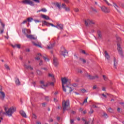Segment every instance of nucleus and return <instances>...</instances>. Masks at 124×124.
<instances>
[{
	"label": "nucleus",
	"instance_id": "obj_64",
	"mask_svg": "<svg viewBox=\"0 0 124 124\" xmlns=\"http://www.w3.org/2000/svg\"><path fill=\"white\" fill-rule=\"evenodd\" d=\"M54 101L55 102H58V99H57L56 98H54Z\"/></svg>",
	"mask_w": 124,
	"mask_h": 124
},
{
	"label": "nucleus",
	"instance_id": "obj_8",
	"mask_svg": "<svg viewBox=\"0 0 124 124\" xmlns=\"http://www.w3.org/2000/svg\"><path fill=\"white\" fill-rule=\"evenodd\" d=\"M86 77L89 78L90 80H94V79H98L99 78L98 76L95 75L94 76H91V75H89V74H86Z\"/></svg>",
	"mask_w": 124,
	"mask_h": 124
},
{
	"label": "nucleus",
	"instance_id": "obj_29",
	"mask_svg": "<svg viewBox=\"0 0 124 124\" xmlns=\"http://www.w3.org/2000/svg\"><path fill=\"white\" fill-rule=\"evenodd\" d=\"M36 72L38 75H42V72L39 70H37Z\"/></svg>",
	"mask_w": 124,
	"mask_h": 124
},
{
	"label": "nucleus",
	"instance_id": "obj_12",
	"mask_svg": "<svg viewBox=\"0 0 124 124\" xmlns=\"http://www.w3.org/2000/svg\"><path fill=\"white\" fill-rule=\"evenodd\" d=\"M113 62H114V64H113L114 67V68L117 69V66L118 64V61L115 57H114V58H113Z\"/></svg>",
	"mask_w": 124,
	"mask_h": 124
},
{
	"label": "nucleus",
	"instance_id": "obj_13",
	"mask_svg": "<svg viewBox=\"0 0 124 124\" xmlns=\"http://www.w3.org/2000/svg\"><path fill=\"white\" fill-rule=\"evenodd\" d=\"M97 33L98 39H102V33L101 32V31H100V30H98L97 31Z\"/></svg>",
	"mask_w": 124,
	"mask_h": 124
},
{
	"label": "nucleus",
	"instance_id": "obj_2",
	"mask_svg": "<svg viewBox=\"0 0 124 124\" xmlns=\"http://www.w3.org/2000/svg\"><path fill=\"white\" fill-rule=\"evenodd\" d=\"M4 110L5 111V112H3L2 115H7V116H8V117H11L12 116V114L14 113V112H16V108L15 107H11L10 108H9L7 110V108H5Z\"/></svg>",
	"mask_w": 124,
	"mask_h": 124
},
{
	"label": "nucleus",
	"instance_id": "obj_5",
	"mask_svg": "<svg viewBox=\"0 0 124 124\" xmlns=\"http://www.w3.org/2000/svg\"><path fill=\"white\" fill-rule=\"evenodd\" d=\"M85 26L86 27H91V26H93V25H94L95 24V22L93 20H91L90 19H86L85 21Z\"/></svg>",
	"mask_w": 124,
	"mask_h": 124
},
{
	"label": "nucleus",
	"instance_id": "obj_28",
	"mask_svg": "<svg viewBox=\"0 0 124 124\" xmlns=\"http://www.w3.org/2000/svg\"><path fill=\"white\" fill-rule=\"evenodd\" d=\"M44 23L45 24V25H46V26H47V27H50V23L47 22L46 21H44Z\"/></svg>",
	"mask_w": 124,
	"mask_h": 124
},
{
	"label": "nucleus",
	"instance_id": "obj_54",
	"mask_svg": "<svg viewBox=\"0 0 124 124\" xmlns=\"http://www.w3.org/2000/svg\"><path fill=\"white\" fill-rule=\"evenodd\" d=\"M43 62V61H42V60H41L40 62L39 63V65H42Z\"/></svg>",
	"mask_w": 124,
	"mask_h": 124
},
{
	"label": "nucleus",
	"instance_id": "obj_19",
	"mask_svg": "<svg viewBox=\"0 0 124 124\" xmlns=\"http://www.w3.org/2000/svg\"><path fill=\"white\" fill-rule=\"evenodd\" d=\"M56 27L57 28V29H58V30H63V25L62 24H57V25H56Z\"/></svg>",
	"mask_w": 124,
	"mask_h": 124
},
{
	"label": "nucleus",
	"instance_id": "obj_20",
	"mask_svg": "<svg viewBox=\"0 0 124 124\" xmlns=\"http://www.w3.org/2000/svg\"><path fill=\"white\" fill-rule=\"evenodd\" d=\"M40 84H41V88H43L44 87H48L49 86V83H46V84H44V82L43 81H40Z\"/></svg>",
	"mask_w": 124,
	"mask_h": 124
},
{
	"label": "nucleus",
	"instance_id": "obj_3",
	"mask_svg": "<svg viewBox=\"0 0 124 124\" xmlns=\"http://www.w3.org/2000/svg\"><path fill=\"white\" fill-rule=\"evenodd\" d=\"M22 32L26 36L27 38H28V39H31V40H36V39H37V37H34L33 35H29L30 34V33H31V31H29L28 29H23Z\"/></svg>",
	"mask_w": 124,
	"mask_h": 124
},
{
	"label": "nucleus",
	"instance_id": "obj_55",
	"mask_svg": "<svg viewBox=\"0 0 124 124\" xmlns=\"http://www.w3.org/2000/svg\"><path fill=\"white\" fill-rule=\"evenodd\" d=\"M57 109H62V106H61V105H59V106L57 107Z\"/></svg>",
	"mask_w": 124,
	"mask_h": 124
},
{
	"label": "nucleus",
	"instance_id": "obj_33",
	"mask_svg": "<svg viewBox=\"0 0 124 124\" xmlns=\"http://www.w3.org/2000/svg\"><path fill=\"white\" fill-rule=\"evenodd\" d=\"M64 9L65 10V11H67V12H69L70 11V9L69 8V7H65L64 8Z\"/></svg>",
	"mask_w": 124,
	"mask_h": 124
},
{
	"label": "nucleus",
	"instance_id": "obj_23",
	"mask_svg": "<svg viewBox=\"0 0 124 124\" xmlns=\"http://www.w3.org/2000/svg\"><path fill=\"white\" fill-rule=\"evenodd\" d=\"M42 17L43 18V19H45L46 20H50V17L45 15H42Z\"/></svg>",
	"mask_w": 124,
	"mask_h": 124
},
{
	"label": "nucleus",
	"instance_id": "obj_31",
	"mask_svg": "<svg viewBox=\"0 0 124 124\" xmlns=\"http://www.w3.org/2000/svg\"><path fill=\"white\" fill-rule=\"evenodd\" d=\"M0 24L2 26L3 29H4V27H5V24L3 23L2 21H0Z\"/></svg>",
	"mask_w": 124,
	"mask_h": 124
},
{
	"label": "nucleus",
	"instance_id": "obj_58",
	"mask_svg": "<svg viewBox=\"0 0 124 124\" xmlns=\"http://www.w3.org/2000/svg\"><path fill=\"white\" fill-rule=\"evenodd\" d=\"M102 95L105 97V98H107V96L106 95L104 94V93L102 94Z\"/></svg>",
	"mask_w": 124,
	"mask_h": 124
},
{
	"label": "nucleus",
	"instance_id": "obj_50",
	"mask_svg": "<svg viewBox=\"0 0 124 124\" xmlns=\"http://www.w3.org/2000/svg\"><path fill=\"white\" fill-rule=\"evenodd\" d=\"M46 104H47V103H43L42 104V105L43 107H46Z\"/></svg>",
	"mask_w": 124,
	"mask_h": 124
},
{
	"label": "nucleus",
	"instance_id": "obj_4",
	"mask_svg": "<svg viewBox=\"0 0 124 124\" xmlns=\"http://www.w3.org/2000/svg\"><path fill=\"white\" fill-rule=\"evenodd\" d=\"M62 107L63 111H66L69 109V100L63 101L62 102Z\"/></svg>",
	"mask_w": 124,
	"mask_h": 124
},
{
	"label": "nucleus",
	"instance_id": "obj_34",
	"mask_svg": "<svg viewBox=\"0 0 124 124\" xmlns=\"http://www.w3.org/2000/svg\"><path fill=\"white\" fill-rule=\"evenodd\" d=\"M32 20H33V18H31V17H29L27 19V21L29 22H31V21H32Z\"/></svg>",
	"mask_w": 124,
	"mask_h": 124
},
{
	"label": "nucleus",
	"instance_id": "obj_38",
	"mask_svg": "<svg viewBox=\"0 0 124 124\" xmlns=\"http://www.w3.org/2000/svg\"><path fill=\"white\" fill-rule=\"evenodd\" d=\"M41 11L42 12H47V10H46L45 8H42L41 9Z\"/></svg>",
	"mask_w": 124,
	"mask_h": 124
},
{
	"label": "nucleus",
	"instance_id": "obj_44",
	"mask_svg": "<svg viewBox=\"0 0 124 124\" xmlns=\"http://www.w3.org/2000/svg\"><path fill=\"white\" fill-rule=\"evenodd\" d=\"M105 2H106V3H107V4H108V5H112L111 4L109 3V2H108V1H107V0H104Z\"/></svg>",
	"mask_w": 124,
	"mask_h": 124
},
{
	"label": "nucleus",
	"instance_id": "obj_26",
	"mask_svg": "<svg viewBox=\"0 0 124 124\" xmlns=\"http://www.w3.org/2000/svg\"><path fill=\"white\" fill-rule=\"evenodd\" d=\"M108 111L109 112V113H113L114 112V109L112 108H108Z\"/></svg>",
	"mask_w": 124,
	"mask_h": 124
},
{
	"label": "nucleus",
	"instance_id": "obj_51",
	"mask_svg": "<svg viewBox=\"0 0 124 124\" xmlns=\"http://www.w3.org/2000/svg\"><path fill=\"white\" fill-rule=\"evenodd\" d=\"M16 48H18V49H20L21 48V45H16Z\"/></svg>",
	"mask_w": 124,
	"mask_h": 124
},
{
	"label": "nucleus",
	"instance_id": "obj_25",
	"mask_svg": "<svg viewBox=\"0 0 124 124\" xmlns=\"http://www.w3.org/2000/svg\"><path fill=\"white\" fill-rule=\"evenodd\" d=\"M55 5L57 6L59 9H61V3H59V2H56L54 3Z\"/></svg>",
	"mask_w": 124,
	"mask_h": 124
},
{
	"label": "nucleus",
	"instance_id": "obj_48",
	"mask_svg": "<svg viewBox=\"0 0 124 124\" xmlns=\"http://www.w3.org/2000/svg\"><path fill=\"white\" fill-rule=\"evenodd\" d=\"M50 26H51V27H54V28H58V26H57V25H54V24L50 23Z\"/></svg>",
	"mask_w": 124,
	"mask_h": 124
},
{
	"label": "nucleus",
	"instance_id": "obj_6",
	"mask_svg": "<svg viewBox=\"0 0 124 124\" xmlns=\"http://www.w3.org/2000/svg\"><path fill=\"white\" fill-rule=\"evenodd\" d=\"M22 3L23 4H29L31 6H34V3L31 0H24L22 1Z\"/></svg>",
	"mask_w": 124,
	"mask_h": 124
},
{
	"label": "nucleus",
	"instance_id": "obj_59",
	"mask_svg": "<svg viewBox=\"0 0 124 124\" xmlns=\"http://www.w3.org/2000/svg\"><path fill=\"white\" fill-rule=\"evenodd\" d=\"M72 86H73V87H76L77 86V84L74 83V84H73Z\"/></svg>",
	"mask_w": 124,
	"mask_h": 124
},
{
	"label": "nucleus",
	"instance_id": "obj_1",
	"mask_svg": "<svg viewBox=\"0 0 124 124\" xmlns=\"http://www.w3.org/2000/svg\"><path fill=\"white\" fill-rule=\"evenodd\" d=\"M68 82V79H66V78H62V88L63 92L65 93L67 91H69V92L70 93H71V92H73V89H72L71 87H69V85H66L65 86H64V85L66 84Z\"/></svg>",
	"mask_w": 124,
	"mask_h": 124
},
{
	"label": "nucleus",
	"instance_id": "obj_52",
	"mask_svg": "<svg viewBox=\"0 0 124 124\" xmlns=\"http://www.w3.org/2000/svg\"><path fill=\"white\" fill-rule=\"evenodd\" d=\"M66 3H69V0H63Z\"/></svg>",
	"mask_w": 124,
	"mask_h": 124
},
{
	"label": "nucleus",
	"instance_id": "obj_22",
	"mask_svg": "<svg viewBox=\"0 0 124 124\" xmlns=\"http://www.w3.org/2000/svg\"><path fill=\"white\" fill-rule=\"evenodd\" d=\"M33 45L34 46H36V47H39V48H42V46H41V44H38L34 43V42H32Z\"/></svg>",
	"mask_w": 124,
	"mask_h": 124
},
{
	"label": "nucleus",
	"instance_id": "obj_16",
	"mask_svg": "<svg viewBox=\"0 0 124 124\" xmlns=\"http://www.w3.org/2000/svg\"><path fill=\"white\" fill-rule=\"evenodd\" d=\"M24 66L25 68H26V69H30V70H33V68L30 65H27V64H24Z\"/></svg>",
	"mask_w": 124,
	"mask_h": 124
},
{
	"label": "nucleus",
	"instance_id": "obj_63",
	"mask_svg": "<svg viewBox=\"0 0 124 124\" xmlns=\"http://www.w3.org/2000/svg\"><path fill=\"white\" fill-rule=\"evenodd\" d=\"M48 76L49 77H54V76L53 75L51 74H49Z\"/></svg>",
	"mask_w": 124,
	"mask_h": 124
},
{
	"label": "nucleus",
	"instance_id": "obj_32",
	"mask_svg": "<svg viewBox=\"0 0 124 124\" xmlns=\"http://www.w3.org/2000/svg\"><path fill=\"white\" fill-rule=\"evenodd\" d=\"M79 61H81L82 62H83V63H86V60L83 59L82 58H79Z\"/></svg>",
	"mask_w": 124,
	"mask_h": 124
},
{
	"label": "nucleus",
	"instance_id": "obj_40",
	"mask_svg": "<svg viewBox=\"0 0 124 124\" xmlns=\"http://www.w3.org/2000/svg\"><path fill=\"white\" fill-rule=\"evenodd\" d=\"M32 0L34 1V2H35L36 3H39L40 2V0Z\"/></svg>",
	"mask_w": 124,
	"mask_h": 124
},
{
	"label": "nucleus",
	"instance_id": "obj_62",
	"mask_svg": "<svg viewBox=\"0 0 124 124\" xmlns=\"http://www.w3.org/2000/svg\"><path fill=\"white\" fill-rule=\"evenodd\" d=\"M4 31V30L3 29V30H1L0 31V34H2L3 33V31Z\"/></svg>",
	"mask_w": 124,
	"mask_h": 124
},
{
	"label": "nucleus",
	"instance_id": "obj_35",
	"mask_svg": "<svg viewBox=\"0 0 124 124\" xmlns=\"http://www.w3.org/2000/svg\"><path fill=\"white\" fill-rule=\"evenodd\" d=\"M43 59H44L46 62H49V59L47 58V57L45 56H43Z\"/></svg>",
	"mask_w": 124,
	"mask_h": 124
},
{
	"label": "nucleus",
	"instance_id": "obj_9",
	"mask_svg": "<svg viewBox=\"0 0 124 124\" xmlns=\"http://www.w3.org/2000/svg\"><path fill=\"white\" fill-rule=\"evenodd\" d=\"M101 9L104 13H109V12H110V10H109V8L105 7V6H102L101 7Z\"/></svg>",
	"mask_w": 124,
	"mask_h": 124
},
{
	"label": "nucleus",
	"instance_id": "obj_36",
	"mask_svg": "<svg viewBox=\"0 0 124 124\" xmlns=\"http://www.w3.org/2000/svg\"><path fill=\"white\" fill-rule=\"evenodd\" d=\"M103 78H104V80H105V81H107V80H108V78L106 77L105 75H103Z\"/></svg>",
	"mask_w": 124,
	"mask_h": 124
},
{
	"label": "nucleus",
	"instance_id": "obj_11",
	"mask_svg": "<svg viewBox=\"0 0 124 124\" xmlns=\"http://www.w3.org/2000/svg\"><path fill=\"white\" fill-rule=\"evenodd\" d=\"M59 61H58V59L56 58H54L53 59V64L55 67H58L59 66Z\"/></svg>",
	"mask_w": 124,
	"mask_h": 124
},
{
	"label": "nucleus",
	"instance_id": "obj_45",
	"mask_svg": "<svg viewBox=\"0 0 124 124\" xmlns=\"http://www.w3.org/2000/svg\"><path fill=\"white\" fill-rule=\"evenodd\" d=\"M82 53L84 54V55H86V56H88V55L87 53H86V51L85 50H82Z\"/></svg>",
	"mask_w": 124,
	"mask_h": 124
},
{
	"label": "nucleus",
	"instance_id": "obj_18",
	"mask_svg": "<svg viewBox=\"0 0 124 124\" xmlns=\"http://www.w3.org/2000/svg\"><path fill=\"white\" fill-rule=\"evenodd\" d=\"M19 113L22 117H23L24 118H27V114H26V112H25L24 110H20L19 111Z\"/></svg>",
	"mask_w": 124,
	"mask_h": 124
},
{
	"label": "nucleus",
	"instance_id": "obj_57",
	"mask_svg": "<svg viewBox=\"0 0 124 124\" xmlns=\"http://www.w3.org/2000/svg\"><path fill=\"white\" fill-rule=\"evenodd\" d=\"M86 91L85 89H82L81 90V92H82L83 93H86Z\"/></svg>",
	"mask_w": 124,
	"mask_h": 124
},
{
	"label": "nucleus",
	"instance_id": "obj_42",
	"mask_svg": "<svg viewBox=\"0 0 124 124\" xmlns=\"http://www.w3.org/2000/svg\"><path fill=\"white\" fill-rule=\"evenodd\" d=\"M88 102V97H87L84 101L83 103V104L82 105H84L85 103Z\"/></svg>",
	"mask_w": 124,
	"mask_h": 124
},
{
	"label": "nucleus",
	"instance_id": "obj_24",
	"mask_svg": "<svg viewBox=\"0 0 124 124\" xmlns=\"http://www.w3.org/2000/svg\"><path fill=\"white\" fill-rule=\"evenodd\" d=\"M54 46H55V43L50 44L49 46H47V48L53 49V48H54Z\"/></svg>",
	"mask_w": 124,
	"mask_h": 124
},
{
	"label": "nucleus",
	"instance_id": "obj_15",
	"mask_svg": "<svg viewBox=\"0 0 124 124\" xmlns=\"http://www.w3.org/2000/svg\"><path fill=\"white\" fill-rule=\"evenodd\" d=\"M105 54V58L108 60L109 61L110 60V55H109V54H108V52H107V51H104Z\"/></svg>",
	"mask_w": 124,
	"mask_h": 124
},
{
	"label": "nucleus",
	"instance_id": "obj_30",
	"mask_svg": "<svg viewBox=\"0 0 124 124\" xmlns=\"http://www.w3.org/2000/svg\"><path fill=\"white\" fill-rule=\"evenodd\" d=\"M4 66L7 70H10V68H9V66H8V65L6 64L4 65Z\"/></svg>",
	"mask_w": 124,
	"mask_h": 124
},
{
	"label": "nucleus",
	"instance_id": "obj_53",
	"mask_svg": "<svg viewBox=\"0 0 124 124\" xmlns=\"http://www.w3.org/2000/svg\"><path fill=\"white\" fill-rule=\"evenodd\" d=\"M70 123H71V124H74V120H73V119H71V120H70Z\"/></svg>",
	"mask_w": 124,
	"mask_h": 124
},
{
	"label": "nucleus",
	"instance_id": "obj_7",
	"mask_svg": "<svg viewBox=\"0 0 124 124\" xmlns=\"http://www.w3.org/2000/svg\"><path fill=\"white\" fill-rule=\"evenodd\" d=\"M117 50L118 51V53L120 56L122 57V58H124V54H123V49H122V47H121V45L120 44H117Z\"/></svg>",
	"mask_w": 124,
	"mask_h": 124
},
{
	"label": "nucleus",
	"instance_id": "obj_49",
	"mask_svg": "<svg viewBox=\"0 0 124 124\" xmlns=\"http://www.w3.org/2000/svg\"><path fill=\"white\" fill-rule=\"evenodd\" d=\"M116 39L118 42H120V41H121V38H120L119 37H117Z\"/></svg>",
	"mask_w": 124,
	"mask_h": 124
},
{
	"label": "nucleus",
	"instance_id": "obj_46",
	"mask_svg": "<svg viewBox=\"0 0 124 124\" xmlns=\"http://www.w3.org/2000/svg\"><path fill=\"white\" fill-rule=\"evenodd\" d=\"M74 10L75 12H79V9H78V8H74Z\"/></svg>",
	"mask_w": 124,
	"mask_h": 124
},
{
	"label": "nucleus",
	"instance_id": "obj_21",
	"mask_svg": "<svg viewBox=\"0 0 124 124\" xmlns=\"http://www.w3.org/2000/svg\"><path fill=\"white\" fill-rule=\"evenodd\" d=\"M15 82L17 86H20V85H21V82H20V80H19L18 78H16V80Z\"/></svg>",
	"mask_w": 124,
	"mask_h": 124
},
{
	"label": "nucleus",
	"instance_id": "obj_60",
	"mask_svg": "<svg viewBox=\"0 0 124 124\" xmlns=\"http://www.w3.org/2000/svg\"><path fill=\"white\" fill-rule=\"evenodd\" d=\"M49 123L51 122L52 123V122H54V120H53V119L51 118L50 119L49 121H48Z\"/></svg>",
	"mask_w": 124,
	"mask_h": 124
},
{
	"label": "nucleus",
	"instance_id": "obj_47",
	"mask_svg": "<svg viewBox=\"0 0 124 124\" xmlns=\"http://www.w3.org/2000/svg\"><path fill=\"white\" fill-rule=\"evenodd\" d=\"M65 6H66L65 4H64V3L62 4V8H63L64 9V8L66 7Z\"/></svg>",
	"mask_w": 124,
	"mask_h": 124
},
{
	"label": "nucleus",
	"instance_id": "obj_39",
	"mask_svg": "<svg viewBox=\"0 0 124 124\" xmlns=\"http://www.w3.org/2000/svg\"><path fill=\"white\" fill-rule=\"evenodd\" d=\"M45 100L46 101H49L50 100V97H49V96H46L45 97Z\"/></svg>",
	"mask_w": 124,
	"mask_h": 124
},
{
	"label": "nucleus",
	"instance_id": "obj_43",
	"mask_svg": "<svg viewBox=\"0 0 124 124\" xmlns=\"http://www.w3.org/2000/svg\"><path fill=\"white\" fill-rule=\"evenodd\" d=\"M47 84H48V86L49 85H51V86H55V83H54V82H49Z\"/></svg>",
	"mask_w": 124,
	"mask_h": 124
},
{
	"label": "nucleus",
	"instance_id": "obj_41",
	"mask_svg": "<svg viewBox=\"0 0 124 124\" xmlns=\"http://www.w3.org/2000/svg\"><path fill=\"white\" fill-rule=\"evenodd\" d=\"M91 9L94 11V12H95L96 13H97V10H96V9L93 8V7H91Z\"/></svg>",
	"mask_w": 124,
	"mask_h": 124
},
{
	"label": "nucleus",
	"instance_id": "obj_27",
	"mask_svg": "<svg viewBox=\"0 0 124 124\" xmlns=\"http://www.w3.org/2000/svg\"><path fill=\"white\" fill-rule=\"evenodd\" d=\"M102 116L105 118V119H107L109 117L108 116V114H107V113H106V112L103 113Z\"/></svg>",
	"mask_w": 124,
	"mask_h": 124
},
{
	"label": "nucleus",
	"instance_id": "obj_17",
	"mask_svg": "<svg viewBox=\"0 0 124 124\" xmlns=\"http://www.w3.org/2000/svg\"><path fill=\"white\" fill-rule=\"evenodd\" d=\"M0 93L1 95V96H0V98L1 99V100H4V98H5V93L3 92H0Z\"/></svg>",
	"mask_w": 124,
	"mask_h": 124
},
{
	"label": "nucleus",
	"instance_id": "obj_61",
	"mask_svg": "<svg viewBox=\"0 0 124 124\" xmlns=\"http://www.w3.org/2000/svg\"><path fill=\"white\" fill-rule=\"evenodd\" d=\"M27 22H28V20H24V21H23V22H22L21 24H26V23H27Z\"/></svg>",
	"mask_w": 124,
	"mask_h": 124
},
{
	"label": "nucleus",
	"instance_id": "obj_56",
	"mask_svg": "<svg viewBox=\"0 0 124 124\" xmlns=\"http://www.w3.org/2000/svg\"><path fill=\"white\" fill-rule=\"evenodd\" d=\"M119 104H121V105H122V106L124 107V102H120V103H119Z\"/></svg>",
	"mask_w": 124,
	"mask_h": 124
},
{
	"label": "nucleus",
	"instance_id": "obj_37",
	"mask_svg": "<svg viewBox=\"0 0 124 124\" xmlns=\"http://www.w3.org/2000/svg\"><path fill=\"white\" fill-rule=\"evenodd\" d=\"M32 117L33 118V119H35V120H36V119H37V116H36V115H35V114L33 113L32 114Z\"/></svg>",
	"mask_w": 124,
	"mask_h": 124
},
{
	"label": "nucleus",
	"instance_id": "obj_14",
	"mask_svg": "<svg viewBox=\"0 0 124 124\" xmlns=\"http://www.w3.org/2000/svg\"><path fill=\"white\" fill-rule=\"evenodd\" d=\"M112 3L113 4L114 7L115 8L117 11L118 12H120V10H119L120 9V7L118 5V4L114 2H113Z\"/></svg>",
	"mask_w": 124,
	"mask_h": 124
},
{
	"label": "nucleus",
	"instance_id": "obj_10",
	"mask_svg": "<svg viewBox=\"0 0 124 124\" xmlns=\"http://www.w3.org/2000/svg\"><path fill=\"white\" fill-rule=\"evenodd\" d=\"M60 54L62 55V56H63L64 57L67 55L68 53L65 49V48L64 47H62Z\"/></svg>",
	"mask_w": 124,
	"mask_h": 124
}]
</instances>
